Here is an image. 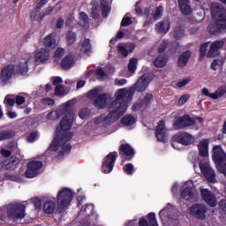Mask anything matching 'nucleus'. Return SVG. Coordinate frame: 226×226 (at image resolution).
<instances>
[{
	"instance_id": "nucleus-36",
	"label": "nucleus",
	"mask_w": 226,
	"mask_h": 226,
	"mask_svg": "<svg viewBox=\"0 0 226 226\" xmlns=\"http://www.w3.org/2000/svg\"><path fill=\"white\" fill-rule=\"evenodd\" d=\"M181 197L185 200H193V191L190 186H187L182 191Z\"/></svg>"
},
{
	"instance_id": "nucleus-2",
	"label": "nucleus",
	"mask_w": 226,
	"mask_h": 226,
	"mask_svg": "<svg viewBox=\"0 0 226 226\" xmlns=\"http://www.w3.org/2000/svg\"><path fill=\"white\" fill-rule=\"evenodd\" d=\"M153 80H154V76L153 74L144 73L137 79L135 84L129 88V90L126 88H120L116 92L115 96L117 102L124 106L126 110L128 109V104L133 99L135 91L137 93H144Z\"/></svg>"
},
{
	"instance_id": "nucleus-1",
	"label": "nucleus",
	"mask_w": 226,
	"mask_h": 226,
	"mask_svg": "<svg viewBox=\"0 0 226 226\" xmlns=\"http://www.w3.org/2000/svg\"><path fill=\"white\" fill-rule=\"evenodd\" d=\"M72 126H73V114L67 112L60 121V126L56 127L55 138L49 147V151H58L59 147H62V150L58 152V156L70 154L72 144H66V142L73 139V132H70Z\"/></svg>"
},
{
	"instance_id": "nucleus-35",
	"label": "nucleus",
	"mask_w": 226,
	"mask_h": 226,
	"mask_svg": "<svg viewBox=\"0 0 226 226\" xmlns=\"http://www.w3.org/2000/svg\"><path fill=\"white\" fill-rule=\"evenodd\" d=\"M151 11H152L151 7H146L144 9V11L142 14V16L146 19L144 26H151V24H153V22H151V18L153 17V12L151 13Z\"/></svg>"
},
{
	"instance_id": "nucleus-47",
	"label": "nucleus",
	"mask_w": 226,
	"mask_h": 226,
	"mask_svg": "<svg viewBox=\"0 0 226 226\" xmlns=\"http://www.w3.org/2000/svg\"><path fill=\"white\" fill-rule=\"evenodd\" d=\"M167 47H169V41L168 40L162 41V42L159 45L157 49L158 54H163V52L167 50Z\"/></svg>"
},
{
	"instance_id": "nucleus-42",
	"label": "nucleus",
	"mask_w": 226,
	"mask_h": 226,
	"mask_svg": "<svg viewBox=\"0 0 226 226\" xmlns=\"http://www.w3.org/2000/svg\"><path fill=\"white\" fill-rule=\"evenodd\" d=\"M207 47H209V42H205L200 45V61H203L206 57V53L207 52Z\"/></svg>"
},
{
	"instance_id": "nucleus-31",
	"label": "nucleus",
	"mask_w": 226,
	"mask_h": 226,
	"mask_svg": "<svg viewBox=\"0 0 226 226\" xmlns=\"http://www.w3.org/2000/svg\"><path fill=\"white\" fill-rule=\"evenodd\" d=\"M64 114V110L58 109L56 110L50 111L47 115V119L49 121H56V119H59Z\"/></svg>"
},
{
	"instance_id": "nucleus-22",
	"label": "nucleus",
	"mask_w": 226,
	"mask_h": 226,
	"mask_svg": "<svg viewBox=\"0 0 226 226\" xmlns=\"http://www.w3.org/2000/svg\"><path fill=\"white\" fill-rule=\"evenodd\" d=\"M190 57H192V51H190V49H187L186 51L180 54L177 60L178 68H185V66L188 64Z\"/></svg>"
},
{
	"instance_id": "nucleus-20",
	"label": "nucleus",
	"mask_w": 226,
	"mask_h": 226,
	"mask_svg": "<svg viewBox=\"0 0 226 226\" xmlns=\"http://www.w3.org/2000/svg\"><path fill=\"white\" fill-rule=\"evenodd\" d=\"M49 59H50V51L49 49L41 48L39 51H36L34 56L35 63L43 64V63H46Z\"/></svg>"
},
{
	"instance_id": "nucleus-53",
	"label": "nucleus",
	"mask_w": 226,
	"mask_h": 226,
	"mask_svg": "<svg viewBox=\"0 0 226 226\" xmlns=\"http://www.w3.org/2000/svg\"><path fill=\"white\" fill-rule=\"evenodd\" d=\"M135 170V168L133 167V164L132 163H127L124 167V172H126L128 176H132Z\"/></svg>"
},
{
	"instance_id": "nucleus-64",
	"label": "nucleus",
	"mask_w": 226,
	"mask_h": 226,
	"mask_svg": "<svg viewBox=\"0 0 226 226\" xmlns=\"http://www.w3.org/2000/svg\"><path fill=\"white\" fill-rule=\"evenodd\" d=\"M42 103H43V105H49V107H52L54 105V103H56V102L54 101V99L43 98Z\"/></svg>"
},
{
	"instance_id": "nucleus-51",
	"label": "nucleus",
	"mask_w": 226,
	"mask_h": 226,
	"mask_svg": "<svg viewBox=\"0 0 226 226\" xmlns=\"http://www.w3.org/2000/svg\"><path fill=\"white\" fill-rule=\"evenodd\" d=\"M95 75L99 80H104L105 77H107V73L102 68H98L95 70Z\"/></svg>"
},
{
	"instance_id": "nucleus-3",
	"label": "nucleus",
	"mask_w": 226,
	"mask_h": 226,
	"mask_svg": "<svg viewBox=\"0 0 226 226\" xmlns=\"http://www.w3.org/2000/svg\"><path fill=\"white\" fill-rule=\"evenodd\" d=\"M212 23L207 26L210 34H223L226 33V10L219 3L211 4Z\"/></svg>"
},
{
	"instance_id": "nucleus-18",
	"label": "nucleus",
	"mask_w": 226,
	"mask_h": 226,
	"mask_svg": "<svg viewBox=\"0 0 226 226\" xmlns=\"http://www.w3.org/2000/svg\"><path fill=\"white\" fill-rule=\"evenodd\" d=\"M202 94H204V96H207L208 98H212V100H218V98L225 96L226 86L220 87L218 89L215 90V93H210L207 88H203Z\"/></svg>"
},
{
	"instance_id": "nucleus-23",
	"label": "nucleus",
	"mask_w": 226,
	"mask_h": 226,
	"mask_svg": "<svg viewBox=\"0 0 226 226\" xmlns=\"http://www.w3.org/2000/svg\"><path fill=\"white\" fill-rule=\"evenodd\" d=\"M198 149L200 156L207 158L209 156V140L203 139L198 144Z\"/></svg>"
},
{
	"instance_id": "nucleus-5",
	"label": "nucleus",
	"mask_w": 226,
	"mask_h": 226,
	"mask_svg": "<svg viewBox=\"0 0 226 226\" xmlns=\"http://www.w3.org/2000/svg\"><path fill=\"white\" fill-rule=\"evenodd\" d=\"M74 193L72 192L70 188L64 187L62 188L57 195H56V202H57V212L61 215V213H64L72 201L73 200Z\"/></svg>"
},
{
	"instance_id": "nucleus-33",
	"label": "nucleus",
	"mask_w": 226,
	"mask_h": 226,
	"mask_svg": "<svg viewBox=\"0 0 226 226\" xmlns=\"http://www.w3.org/2000/svg\"><path fill=\"white\" fill-rule=\"evenodd\" d=\"M162 15H163V7L162 6L156 7L155 11L152 14L150 22H152V24H154L156 20H160V19H162Z\"/></svg>"
},
{
	"instance_id": "nucleus-48",
	"label": "nucleus",
	"mask_w": 226,
	"mask_h": 226,
	"mask_svg": "<svg viewBox=\"0 0 226 226\" xmlns=\"http://www.w3.org/2000/svg\"><path fill=\"white\" fill-rule=\"evenodd\" d=\"M89 114H91L89 108H84L79 111V116L80 119H87V117H89Z\"/></svg>"
},
{
	"instance_id": "nucleus-38",
	"label": "nucleus",
	"mask_w": 226,
	"mask_h": 226,
	"mask_svg": "<svg viewBox=\"0 0 226 226\" xmlns=\"http://www.w3.org/2000/svg\"><path fill=\"white\" fill-rule=\"evenodd\" d=\"M15 137V132L11 130L1 131L0 132V142L3 140H10Z\"/></svg>"
},
{
	"instance_id": "nucleus-57",
	"label": "nucleus",
	"mask_w": 226,
	"mask_h": 226,
	"mask_svg": "<svg viewBox=\"0 0 226 226\" xmlns=\"http://www.w3.org/2000/svg\"><path fill=\"white\" fill-rule=\"evenodd\" d=\"M63 56H64V49L57 48L54 55L55 59H61Z\"/></svg>"
},
{
	"instance_id": "nucleus-15",
	"label": "nucleus",
	"mask_w": 226,
	"mask_h": 226,
	"mask_svg": "<svg viewBox=\"0 0 226 226\" xmlns=\"http://www.w3.org/2000/svg\"><path fill=\"white\" fill-rule=\"evenodd\" d=\"M155 137L158 142H165L167 140V128L165 121L160 120L155 126Z\"/></svg>"
},
{
	"instance_id": "nucleus-6",
	"label": "nucleus",
	"mask_w": 226,
	"mask_h": 226,
	"mask_svg": "<svg viewBox=\"0 0 226 226\" xmlns=\"http://www.w3.org/2000/svg\"><path fill=\"white\" fill-rule=\"evenodd\" d=\"M7 217L10 222H16L18 220L26 218V205L22 203H11L7 207Z\"/></svg>"
},
{
	"instance_id": "nucleus-37",
	"label": "nucleus",
	"mask_w": 226,
	"mask_h": 226,
	"mask_svg": "<svg viewBox=\"0 0 226 226\" xmlns=\"http://www.w3.org/2000/svg\"><path fill=\"white\" fill-rule=\"evenodd\" d=\"M121 124L124 126H132V124H135V117L132 115H125L122 117Z\"/></svg>"
},
{
	"instance_id": "nucleus-7",
	"label": "nucleus",
	"mask_w": 226,
	"mask_h": 226,
	"mask_svg": "<svg viewBox=\"0 0 226 226\" xmlns=\"http://www.w3.org/2000/svg\"><path fill=\"white\" fill-rule=\"evenodd\" d=\"M199 167L201 174L204 176L208 183H210L211 185L218 183V181L216 180V172H215V170L211 168L209 161H207V159L200 161Z\"/></svg>"
},
{
	"instance_id": "nucleus-27",
	"label": "nucleus",
	"mask_w": 226,
	"mask_h": 226,
	"mask_svg": "<svg viewBox=\"0 0 226 226\" xmlns=\"http://www.w3.org/2000/svg\"><path fill=\"white\" fill-rule=\"evenodd\" d=\"M100 6L103 19H107L109 13H110V11L112 10L109 4V0H100Z\"/></svg>"
},
{
	"instance_id": "nucleus-26",
	"label": "nucleus",
	"mask_w": 226,
	"mask_h": 226,
	"mask_svg": "<svg viewBox=\"0 0 226 226\" xmlns=\"http://www.w3.org/2000/svg\"><path fill=\"white\" fill-rule=\"evenodd\" d=\"M42 211L45 215H54V211H56V201L51 200H46L43 204Z\"/></svg>"
},
{
	"instance_id": "nucleus-63",
	"label": "nucleus",
	"mask_w": 226,
	"mask_h": 226,
	"mask_svg": "<svg viewBox=\"0 0 226 226\" xmlns=\"http://www.w3.org/2000/svg\"><path fill=\"white\" fill-rule=\"evenodd\" d=\"M142 107H146L145 104L142 102V101L139 102H135L132 105V110H140V109H142Z\"/></svg>"
},
{
	"instance_id": "nucleus-50",
	"label": "nucleus",
	"mask_w": 226,
	"mask_h": 226,
	"mask_svg": "<svg viewBox=\"0 0 226 226\" xmlns=\"http://www.w3.org/2000/svg\"><path fill=\"white\" fill-rule=\"evenodd\" d=\"M4 178L7 181H16L17 183H18V181H20V176H19V175H12L11 173H5Z\"/></svg>"
},
{
	"instance_id": "nucleus-30",
	"label": "nucleus",
	"mask_w": 226,
	"mask_h": 226,
	"mask_svg": "<svg viewBox=\"0 0 226 226\" xmlns=\"http://www.w3.org/2000/svg\"><path fill=\"white\" fill-rule=\"evenodd\" d=\"M91 4H93L91 8V17L94 20H98V19H100V4L96 1H93Z\"/></svg>"
},
{
	"instance_id": "nucleus-11",
	"label": "nucleus",
	"mask_w": 226,
	"mask_h": 226,
	"mask_svg": "<svg viewBox=\"0 0 226 226\" xmlns=\"http://www.w3.org/2000/svg\"><path fill=\"white\" fill-rule=\"evenodd\" d=\"M43 167V162L41 161H30L26 164V170L25 172L26 177L31 179L38 176V170Z\"/></svg>"
},
{
	"instance_id": "nucleus-59",
	"label": "nucleus",
	"mask_w": 226,
	"mask_h": 226,
	"mask_svg": "<svg viewBox=\"0 0 226 226\" xmlns=\"http://www.w3.org/2000/svg\"><path fill=\"white\" fill-rule=\"evenodd\" d=\"M132 24V18L130 17H124L121 21V26L122 27H128V26H131Z\"/></svg>"
},
{
	"instance_id": "nucleus-29",
	"label": "nucleus",
	"mask_w": 226,
	"mask_h": 226,
	"mask_svg": "<svg viewBox=\"0 0 226 226\" xmlns=\"http://www.w3.org/2000/svg\"><path fill=\"white\" fill-rule=\"evenodd\" d=\"M157 33L161 34H167L168 31L170 29V24L165 23V21H161L155 25Z\"/></svg>"
},
{
	"instance_id": "nucleus-61",
	"label": "nucleus",
	"mask_w": 226,
	"mask_h": 226,
	"mask_svg": "<svg viewBox=\"0 0 226 226\" xmlns=\"http://www.w3.org/2000/svg\"><path fill=\"white\" fill-rule=\"evenodd\" d=\"M37 137H38V132H33L30 133L29 136L26 137V140H27V142H34V140H36Z\"/></svg>"
},
{
	"instance_id": "nucleus-24",
	"label": "nucleus",
	"mask_w": 226,
	"mask_h": 226,
	"mask_svg": "<svg viewBox=\"0 0 226 226\" xmlns=\"http://www.w3.org/2000/svg\"><path fill=\"white\" fill-rule=\"evenodd\" d=\"M178 6L183 15L192 14V6L190 5V0H177Z\"/></svg>"
},
{
	"instance_id": "nucleus-34",
	"label": "nucleus",
	"mask_w": 226,
	"mask_h": 226,
	"mask_svg": "<svg viewBox=\"0 0 226 226\" xmlns=\"http://www.w3.org/2000/svg\"><path fill=\"white\" fill-rule=\"evenodd\" d=\"M92 49L93 47L91 46V40L89 38L84 39L81 43L80 52H82L83 54H89Z\"/></svg>"
},
{
	"instance_id": "nucleus-43",
	"label": "nucleus",
	"mask_w": 226,
	"mask_h": 226,
	"mask_svg": "<svg viewBox=\"0 0 226 226\" xmlns=\"http://www.w3.org/2000/svg\"><path fill=\"white\" fill-rule=\"evenodd\" d=\"M30 19L32 20V22H40L43 20L41 18V12H40L39 11H33L30 14Z\"/></svg>"
},
{
	"instance_id": "nucleus-55",
	"label": "nucleus",
	"mask_w": 226,
	"mask_h": 226,
	"mask_svg": "<svg viewBox=\"0 0 226 226\" xmlns=\"http://www.w3.org/2000/svg\"><path fill=\"white\" fill-rule=\"evenodd\" d=\"M26 94H19L15 98V103L17 105H23L26 102Z\"/></svg>"
},
{
	"instance_id": "nucleus-21",
	"label": "nucleus",
	"mask_w": 226,
	"mask_h": 226,
	"mask_svg": "<svg viewBox=\"0 0 226 226\" xmlns=\"http://www.w3.org/2000/svg\"><path fill=\"white\" fill-rule=\"evenodd\" d=\"M42 45L47 50H53V49L56 47V33L48 34L43 39Z\"/></svg>"
},
{
	"instance_id": "nucleus-10",
	"label": "nucleus",
	"mask_w": 226,
	"mask_h": 226,
	"mask_svg": "<svg viewBox=\"0 0 226 226\" xmlns=\"http://www.w3.org/2000/svg\"><path fill=\"white\" fill-rule=\"evenodd\" d=\"M116 160H117V152H110L104 157L102 166V170L104 174H110V171L114 170Z\"/></svg>"
},
{
	"instance_id": "nucleus-45",
	"label": "nucleus",
	"mask_w": 226,
	"mask_h": 226,
	"mask_svg": "<svg viewBox=\"0 0 226 226\" xmlns=\"http://www.w3.org/2000/svg\"><path fill=\"white\" fill-rule=\"evenodd\" d=\"M137 63H138L137 58H131L130 59V62H129V64H128V71L131 73H135V71L137 70Z\"/></svg>"
},
{
	"instance_id": "nucleus-52",
	"label": "nucleus",
	"mask_w": 226,
	"mask_h": 226,
	"mask_svg": "<svg viewBox=\"0 0 226 226\" xmlns=\"http://www.w3.org/2000/svg\"><path fill=\"white\" fill-rule=\"evenodd\" d=\"M98 93H100V90L98 87H95L87 93V98L90 100H94V98H98Z\"/></svg>"
},
{
	"instance_id": "nucleus-17",
	"label": "nucleus",
	"mask_w": 226,
	"mask_h": 226,
	"mask_svg": "<svg viewBox=\"0 0 226 226\" xmlns=\"http://www.w3.org/2000/svg\"><path fill=\"white\" fill-rule=\"evenodd\" d=\"M112 100V94H102L98 95L94 100V105L96 109H105L107 107V103Z\"/></svg>"
},
{
	"instance_id": "nucleus-44",
	"label": "nucleus",
	"mask_w": 226,
	"mask_h": 226,
	"mask_svg": "<svg viewBox=\"0 0 226 226\" xmlns=\"http://www.w3.org/2000/svg\"><path fill=\"white\" fill-rule=\"evenodd\" d=\"M224 46H225V41L223 40L215 41L210 45V47H212L213 49H215L218 52H220V49H223Z\"/></svg>"
},
{
	"instance_id": "nucleus-19",
	"label": "nucleus",
	"mask_w": 226,
	"mask_h": 226,
	"mask_svg": "<svg viewBox=\"0 0 226 226\" xmlns=\"http://www.w3.org/2000/svg\"><path fill=\"white\" fill-rule=\"evenodd\" d=\"M19 163H20V159L16 156H11L9 160L4 159L0 161V169L10 170V169H13L16 165H19Z\"/></svg>"
},
{
	"instance_id": "nucleus-40",
	"label": "nucleus",
	"mask_w": 226,
	"mask_h": 226,
	"mask_svg": "<svg viewBox=\"0 0 226 226\" xmlns=\"http://www.w3.org/2000/svg\"><path fill=\"white\" fill-rule=\"evenodd\" d=\"M185 36V28L181 26H177L174 29L175 40H181Z\"/></svg>"
},
{
	"instance_id": "nucleus-58",
	"label": "nucleus",
	"mask_w": 226,
	"mask_h": 226,
	"mask_svg": "<svg viewBox=\"0 0 226 226\" xmlns=\"http://www.w3.org/2000/svg\"><path fill=\"white\" fill-rule=\"evenodd\" d=\"M79 20L83 22V24H89V16L86 12L79 13Z\"/></svg>"
},
{
	"instance_id": "nucleus-32",
	"label": "nucleus",
	"mask_w": 226,
	"mask_h": 226,
	"mask_svg": "<svg viewBox=\"0 0 226 226\" xmlns=\"http://www.w3.org/2000/svg\"><path fill=\"white\" fill-rule=\"evenodd\" d=\"M154 66H155V68H165V66H167V57L162 55L158 56L154 60Z\"/></svg>"
},
{
	"instance_id": "nucleus-13",
	"label": "nucleus",
	"mask_w": 226,
	"mask_h": 226,
	"mask_svg": "<svg viewBox=\"0 0 226 226\" xmlns=\"http://www.w3.org/2000/svg\"><path fill=\"white\" fill-rule=\"evenodd\" d=\"M118 151L119 156H121V158L126 162H132V160L135 158V149L132 148L128 143L120 145Z\"/></svg>"
},
{
	"instance_id": "nucleus-62",
	"label": "nucleus",
	"mask_w": 226,
	"mask_h": 226,
	"mask_svg": "<svg viewBox=\"0 0 226 226\" xmlns=\"http://www.w3.org/2000/svg\"><path fill=\"white\" fill-rule=\"evenodd\" d=\"M188 100H190V95L189 94H183L179 98L178 103H180V105H185V103H186L188 102Z\"/></svg>"
},
{
	"instance_id": "nucleus-4",
	"label": "nucleus",
	"mask_w": 226,
	"mask_h": 226,
	"mask_svg": "<svg viewBox=\"0 0 226 226\" xmlns=\"http://www.w3.org/2000/svg\"><path fill=\"white\" fill-rule=\"evenodd\" d=\"M111 110L107 116L102 115L94 120V124L104 123V126H110V121H117L124 116L126 109L120 104L117 98L110 104Z\"/></svg>"
},
{
	"instance_id": "nucleus-60",
	"label": "nucleus",
	"mask_w": 226,
	"mask_h": 226,
	"mask_svg": "<svg viewBox=\"0 0 226 226\" xmlns=\"http://www.w3.org/2000/svg\"><path fill=\"white\" fill-rule=\"evenodd\" d=\"M55 94L56 96H63V94H64V88H63V86L57 85L56 87Z\"/></svg>"
},
{
	"instance_id": "nucleus-46",
	"label": "nucleus",
	"mask_w": 226,
	"mask_h": 226,
	"mask_svg": "<svg viewBox=\"0 0 226 226\" xmlns=\"http://www.w3.org/2000/svg\"><path fill=\"white\" fill-rule=\"evenodd\" d=\"M154 95L151 93H147L145 97L141 100L143 105H145V107H149V105H151V100H153Z\"/></svg>"
},
{
	"instance_id": "nucleus-56",
	"label": "nucleus",
	"mask_w": 226,
	"mask_h": 226,
	"mask_svg": "<svg viewBox=\"0 0 226 226\" xmlns=\"http://www.w3.org/2000/svg\"><path fill=\"white\" fill-rule=\"evenodd\" d=\"M117 50H118V54L123 55L124 57H128V49H126L124 46H123L122 44H118Z\"/></svg>"
},
{
	"instance_id": "nucleus-54",
	"label": "nucleus",
	"mask_w": 226,
	"mask_h": 226,
	"mask_svg": "<svg viewBox=\"0 0 226 226\" xmlns=\"http://www.w3.org/2000/svg\"><path fill=\"white\" fill-rule=\"evenodd\" d=\"M218 56H220V51L216 50V49L212 48V46H210V49L207 54V57H218Z\"/></svg>"
},
{
	"instance_id": "nucleus-25",
	"label": "nucleus",
	"mask_w": 226,
	"mask_h": 226,
	"mask_svg": "<svg viewBox=\"0 0 226 226\" xmlns=\"http://www.w3.org/2000/svg\"><path fill=\"white\" fill-rule=\"evenodd\" d=\"M75 64V60L73 58V56L72 55H66L61 61L60 66L62 70H70L72 66Z\"/></svg>"
},
{
	"instance_id": "nucleus-9",
	"label": "nucleus",
	"mask_w": 226,
	"mask_h": 226,
	"mask_svg": "<svg viewBox=\"0 0 226 226\" xmlns=\"http://www.w3.org/2000/svg\"><path fill=\"white\" fill-rule=\"evenodd\" d=\"M172 140L173 143H171V146L173 147H176V144H182V146H192V144L195 142V138L193 135L185 132L175 134Z\"/></svg>"
},
{
	"instance_id": "nucleus-12",
	"label": "nucleus",
	"mask_w": 226,
	"mask_h": 226,
	"mask_svg": "<svg viewBox=\"0 0 226 226\" xmlns=\"http://www.w3.org/2000/svg\"><path fill=\"white\" fill-rule=\"evenodd\" d=\"M190 215L196 218L197 220H204L206 218V214L207 213V207L203 204L196 203L193 204L190 208Z\"/></svg>"
},
{
	"instance_id": "nucleus-8",
	"label": "nucleus",
	"mask_w": 226,
	"mask_h": 226,
	"mask_svg": "<svg viewBox=\"0 0 226 226\" xmlns=\"http://www.w3.org/2000/svg\"><path fill=\"white\" fill-rule=\"evenodd\" d=\"M197 124L195 117H190V115H184L175 118L173 128L175 130H185L190 126H194Z\"/></svg>"
},
{
	"instance_id": "nucleus-39",
	"label": "nucleus",
	"mask_w": 226,
	"mask_h": 226,
	"mask_svg": "<svg viewBox=\"0 0 226 226\" xmlns=\"http://www.w3.org/2000/svg\"><path fill=\"white\" fill-rule=\"evenodd\" d=\"M4 103L7 110H10L15 105V97L13 95H6Z\"/></svg>"
},
{
	"instance_id": "nucleus-28",
	"label": "nucleus",
	"mask_w": 226,
	"mask_h": 226,
	"mask_svg": "<svg viewBox=\"0 0 226 226\" xmlns=\"http://www.w3.org/2000/svg\"><path fill=\"white\" fill-rule=\"evenodd\" d=\"M29 60H24L19 63L18 65H16L18 73H20V75H26L27 72H29Z\"/></svg>"
},
{
	"instance_id": "nucleus-49",
	"label": "nucleus",
	"mask_w": 226,
	"mask_h": 226,
	"mask_svg": "<svg viewBox=\"0 0 226 226\" xmlns=\"http://www.w3.org/2000/svg\"><path fill=\"white\" fill-rule=\"evenodd\" d=\"M216 66H223V60L222 59H215L211 63L210 68L214 72H216Z\"/></svg>"
},
{
	"instance_id": "nucleus-41",
	"label": "nucleus",
	"mask_w": 226,
	"mask_h": 226,
	"mask_svg": "<svg viewBox=\"0 0 226 226\" xmlns=\"http://www.w3.org/2000/svg\"><path fill=\"white\" fill-rule=\"evenodd\" d=\"M66 41L68 42V45H73V43L77 41V33L72 30L68 31L66 34Z\"/></svg>"
},
{
	"instance_id": "nucleus-14",
	"label": "nucleus",
	"mask_w": 226,
	"mask_h": 226,
	"mask_svg": "<svg viewBox=\"0 0 226 226\" xmlns=\"http://www.w3.org/2000/svg\"><path fill=\"white\" fill-rule=\"evenodd\" d=\"M200 195L202 200L210 206V207H216V196H215V193L209 191V189H201Z\"/></svg>"
},
{
	"instance_id": "nucleus-16",
	"label": "nucleus",
	"mask_w": 226,
	"mask_h": 226,
	"mask_svg": "<svg viewBox=\"0 0 226 226\" xmlns=\"http://www.w3.org/2000/svg\"><path fill=\"white\" fill-rule=\"evenodd\" d=\"M14 72H15V65L11 64L4 67L0 74V80L2 84H6V82H8L9 80H11Z\"/></svg>"
}]
</instances>
